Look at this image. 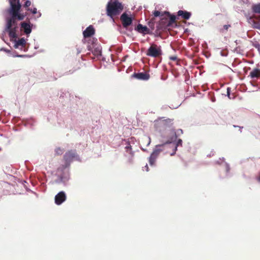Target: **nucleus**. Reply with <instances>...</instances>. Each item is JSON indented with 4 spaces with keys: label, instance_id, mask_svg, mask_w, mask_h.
I'll return each mask as SVG.
<instances>
[{
    "label": "nucleus",
    "instance_id": "1",
    "mask_svg": "<svg viewBox=\"0 0 260 260\" xmlns=\"http://www.w3.org/2000/svg\"><path fill=\"white\" fill-rule=\"evenodd\" d=\"M95 30L92 25H89L83 31V39L82 41L84 44L86 45V49L89 52L87 53V56L91 53L100 57L102 55V46L98 42V39L93 37L95 35Z\"/></svg>",
    "mask_w": 260,
    "mask_h": 260
},
{
    "label": "nucleus",
    "instance_id": "2",
    "mask_svg": "<svg viewBox=\"0 0 260 260\" xmlns=\"http://www.w3.org/2000/svg\"><path fill=\"white\" fill-rule=\"evenodd\" d=\"M71 101L70 107L68 110L71 114V120L76 124H80L86 119V114L82 109V106L80 99H75Z\"/></svg>",
    "mask_w": 260,
    "mask_h": 260
},
{
    "label": "nucleus",
    "instance_id": "3",
    "mask_svg": "<svg viewBox=\"0 0 260 260\" xmlns=\"http://www.w3.org/2000/svg\"><path fill=\"white\" fill-rule=\"evenodd\" d=\"M22 4H18L14 6H9L4 12L5 17L8 18L16 21H22L26 17V20L29 21L31 18H28L27 12H22Z\"/></svg>",
    "mask_w": 260,
    "mask_h": 260
},
{
    "label": "nucleus",
    "instance_id": "4",
    "mask_svg": "<svg viewBox=\"0 0 260 260\" xmlns=\"http://www.w3.org/2000/svg\"><path fill=\"white\" fill-rule=\"evenodd\" d=\"M5 26L3 32L1 39L5 42L3 37L4 34L8 33L10 38V40L12 41V39L18 38L20 36V23L15 20H12L8 18L5 17Z\"/></svg>",
    "mask_w": 260,
    "mask_h": 260
},
{
    "label": "nucleus",
    "instance_id": "5",
    "mask_svg": "<svg viewBox=\"0 0 260 260\" xmlns=\"http://www.w3.org/2000/svg\"><path fill=\"white\" fill-rule=\"evenodd\" d=\"M106 14L113 22L114 16L119 15L123 10V5L118 0H109L106 5Z\"/></svg>",
    "mask_w": 260,
    "mask_h": 260
},
{
    "label": "nucleus",
    "instance_id": "6",
    "mask_svg": "<svg viewBox=\"0 0 260 260\" xmlns=\"http://www.w3.org/2000/svg\"><path fill=\"white\" fill-rule=\"evenodd\" d=\"M59 174H56L57 178L54 180V183L57 184H62L63 186L69 185V181L70 180V169L65 168L60 166L58 169Z\"/></svg>",
    "mask_w": 260,
    "mask_h": 260
},
{
    "label": "nucleus",
    "instance_id": "7",
    "mask_svg": "<svg viewBox=\"0 0 260 260\" xmlns=\"http://www.w3.org/2000/svg\"><path fill=\"white\" fill-rule=\"evenodd\" d=\"M63 158L64 164L61 165L60 166L68 169H70L71 164L74 160H76L79 162L82 161L81 157L78 154L77 151L75 149H71L67 151L64 154Z\"/></svg>",
    "mask_w": 260,
    "mask_h": 260
},
{
    "label": "nucleus",
    "instance_id": "8",
    "mask_svg": "<svg viewBox=\"0 0 260 260\" xmlns=\"http://www.w3.org/2000/svg\"><path fill=\"white\" fill-rule=\"evenodd\" d=\"M121 19L122 21L123 28L125 29L128 31V32H125L122 30H121V33H123L128 37L131 36V34H132V31L133 30V28L132 26H132L133 24V16L132 15L127 14L126 12H124L121 15Z\"/></svg>",
    "mask_w": 260,
    "mask_h": 260
},
{
    "label": "nucleus",
    "instance_id": "9",
    "mask_svg": "<svg viewBox=\"0 0 260 260\" xmlns=\"http://www.w3.org/2000/svg\"><path fill=\"white\" fill-rule=\"evenodd\" d=\"M166 145L167 144H165V142H163L161 144L155 145V148L153 149L150 156L148 157V162L151 167L155 166L156 158L158 156L159 153L163 151V149L162 148Z\"/></svg>",
    "mask_w": 260,
    "mask_h": 260
},
{
    "label": "nucleus",
    "instance_id": "10",
    "mask_svg": "<svg viewBox=\"0 0 260 260\" xmlns=\"http://www.w3.org/2000/svg\"><path fill=\"white\" fill-rule=\"evenodd\" d=\"M162 54L161 46L155 44H151L146 52L147 56L154 58L161 56Z\"/></svg>",
    "mask_w": 260,
    "mask_h": 260
},
{
    "label": "nucleus",
    "instance_id": "11",
    "mask_svg": "<svg viewBox=\"0 0 260 260\" xmlns=\"http://www.w3.org/2000/svg\"><path fill=\"white\" fill-rule=\"evenodd\" d=\"M32 25V23L29 21L27 22L23 21L20 23V29L19 30L21 32L22 35H25L27 37H29L30 34L31 33V27L30 26Z\"/></svg>",
    "mask_w": 260,
    "mask_h": 260
},
{
    "label": "nucleus",
    "instance_id": "12",
    "mask_svg": "<svg viewBox=\"0 0 260 260\" xmlns=\"http://www.w3.org/2000/svg\"><path fill=\"white\" fill-rule=\"evenodd\" d=\"M134 30L137 32L142 35L143 36L146 35H152L153 34V32L146 25H143L140 23H139L136 26H135Z\"/></svg>",
    "mask_w": 260,
    "mask_h": 260
},
{
    "label": "nucleus",
    "instance_id": "13",
    "mask_svg": "<svg viewBox=\"0 0 260 260\" xmlns=\"http://www.w3.org/2000/svg\"><path fill=\"white\" fill-rule=\"evenodd\" d=\"M165 144L167 145L174 144L176 145L177 146H182L183 141L182 140L178 138L175 133L174 135H168L167 136V140L165 141Z\"/></svg>",
    "mask_w": 260,
    "mask_h": 260
},
{
    "label": "nucleus",
    "instance_id": "14",
    "mask_svg": "<svg viewBox=\"0 0 260 260\" xmlns=\"http://www.w3.org/2000/svg\"><path fill=\"white\" fill-rule=\"evenodd\" d=\"M215 164L224 166L225 169V178H229L232 176V174L230 173L231 167L230 164L225 161L224 157L219 158L218 160L215 161Z\"/></svg>",
    "mask_w": 260,
    "mask_h": 260
},
{
    "label": "nucleus",
    "instance_id": "15",
    "mask_svg": "<svg viewBox=\"0 0 260 260\" xmlns=\"http://www.w3.org/2000/svg\"><path fill=\"white\" fill-rule=\"evenodd\" d=\"M67 200V195L64 191H60L54 197V202L57 205H60Z\"/></svg>",
    "mask_w": 260,
    "mask_h": 260
},
{
    "label": "nucleus",
    "instance_id": "16",
    "mask_svg": "<svg viewBox=\"0 0 260 260\" xmlns=\"http://www.w3.org/2000/svg\"><path fill=\"white\" fill-rule=\"evenodd\" d=\"M132 78L137 79L139 80L147 81L150 78L149 73L142 72H134L131 76Z\"/></svg>",
    "mask_w": 260,
    "mask_h": 260
},
{
    "label": "nucleus",
    "instance_id": "17",
    "mask_svg": "<svg viewBox=\"0 0 260 260\" xmlns=\"http://www.w3.org/2000/svg\"><path fill=\"white\" fill-rule=\"evenodd\" d=\"M10 41L14 43V48L20 49V50H22V48L26 43V40L24 37L21 38L18 40L12 39V41Z\"/></svg>",
    "mask_w": 260,
    "mask_h": 260
},
{
    "label": "nucleus",
    "instance_id": "18",
    "mask_svg": "<svg viewBox=\"0 0 260 260\" xmlns=\"http://www.w3.org/2000/svg\"><path fill=\"white\" fill-rule=\"evenodd\" d=\"M35 122V120L32 117L29 118H23L21 120V123L23 125L31 129L34 128Z\"/></svg>",
    "mask_w": 260,
    "mask_h": 260
},
{
    "label": "nucleus",
    "instance_id": "19",
    "mask_svg": "<svg viewBox=\"0 0 260 260\" xmlns=\"http://www.w3.org/2000/svg\"><path fill=\"white\" fill-rule=\"evenodd\" d=\"M167 18L165 16L159 19V21L156 22V27L157 29H161L163 31L166 30V25Z\"/></svg>",
    "mask_w": 260,
    "mask_h": 260
},
{
    "label": "nucleus",
    "instance_id": "20",
    "mask_svg": "<svg viewBox=\"0 0 260 260\" xmlns=\"http://www.w3.org/2000/svg\"><path fill=\"white\" fill-rule=\"evenodd\" d=\"M178 16L181 17L182 18L188 20L190 19L192 15L191 12L187 11L184 10H180L177 12Z\"/></svg>",
    "mask_w": 260,
    "mask_h": 260
},
{
    "label": "nucleus",
    "instance_id": "21",
    "mask_svg": "<svg viewBox=\"0 0 260 260\" xmlns=\"http://www.w3.org/2000/svg\"><path fill=\"white\" fill-rule=\"evenodd\" d=\"M165 14H170V12L169 11H160L158 10H154L152 12V15L154 17H159V18H161L164 17Z\"/></svg>",
    "mask_w": 260,
    "mask_h": 260
},
{
    "label": "nucleus",
    "instance_id": "22",
    "mask_svg": "<svg viewBox=\"0 0 260 260\" xmlns=\"http://www.w3.org/2000/svg\"><path fill=\"white\" fill-rule=\"evenodd\" d=\"M251 9L253 14L260 15V3L253 4Z\"/></svg>",
    "mask_w": 260,
    "mask_h": 260
},
{
    "label": "nucleus",
    "instance_id": "23",
    "mask_svg": "<svg viewBox=\"0 0 260 260\" xmlns=\"http://www.w3.org/2000/svg\"><path fill=\"white\" fill-rule=\"evenodd\" d=\"M258 72H260V69L254 68L250 72L249 76L252 79L257 78L259 76Z\"/></svg>",
    "mask_w": 260,
    "mask_h": 260
},
{
    "label": "nucleus",
    "instance_id": "24",
    "mask_svg": "<svg viewBox=\"0 0 260 260\" xmlns=\"http://www.w3.org/2000/svg\"><path fill=\"white\" fill-rule=\"evenodd\" d=\"M174 133H175L177 137H179V136L183 134V131L181 128L178 129L176 131L174 128H172L170 131V133L169 135H174Z\"/></svg>",
    "mask_w": 260,
    "mask_h": 260
},
{
    "label": "nucleus",
    "instance_id": "25",
    "mask_svg": "<svg viewBox=\"0 0 260 260\" xmlns=\"http://www.w3.org/2000/svg\"><path fill=\"white\" fill-rule=\"evenodd\" d=\"M167 15L170 16L168 20L169 21H170L171 23H174L175 21L176 20L179 19V17L178 16V14H177V15H175L174 14H171L170 13V14H167Z\"/></svg>",
    "mask_w": 260,
    "mask_h": 260
},
{
    "label": "nucleus",
    "instance_id": "26",
    "mask_svg": "<svg viewBox=\"0 0 260 260\" xmlns=\"http://www.w3.org/2000/svg\"><path fill=\"white\" fill-rule=\"evenodd\" d=\"M250 43L252 46L256 48L260 54V44L258 41H257L255 39H253L250 41Z\"/></svg>",
    "mask_w": 260,
    "mask_h": 260
},
{
    "label": "nucleus",
    "instance_id": "27",
    "mask_svg": "<svg viewBox=\"0 0 260 260\" xmlns=\"http://www.w3.org/2000/svg\"><path fill=\"white\" fill-rule=\"evenodd\" d=\"M156 23L155 19H152L147 22V24L149 27V29L153 31L155 29V24Z\"/></svg>",
    "mask_w": 260,
    "mask_h": 260
},
{
    "label": "nucleus",
    "instance_id": "28",
    "mask_svg": "<svg viewBox=\"0 0 260 260\" xmlns=\"http://www.w3.org/2000/svg\"><path fill=\"white\" fill-rule=\"evenodd\" d=\"M231 27V24H225L223 26L222 28L219 29V31L222 34H225L227 32L228 29Z\"/></svg>",
    "mask_w": 260,
    "mask_h": 260
},
{
    "label": "nucleus",
    "instance_id": "29",
    "mask_svg": "<svg viewBox=\"0 0 260 260\" xmlns=\"http://www.w3.org/2000/svg\"><path fill=\"white\" fill-rule=\"evenodd\" d=\"M60 93L59 94V100L61 102H63L62 100L64 99V98H67L69 95H70V94L68 92H63L62 91H60Z\"/></svg>",
    "mask_w": 260,
    "mask_h": 260
},
{
    "label": "nucleus",
    "instance_id": "30",
    "mask_svg": "<svg viewBox=\"0 0 260 260\" xmlns=\"http://www.w3.org/2000/svg\"><path fill=\"white\" fill-rule=\"evenodd\" d=\"M123 141L125 142L126 144V146L125 147V149L126 151L128 152L131 150H132V146L131 145V142L129 141V140L128 139H124Z\"/></svg>",
    "mask_w": 260,
    "mask_h": 260
},
{
    "label": "nucleus",
    "instance_id": "31",
    "mask_svg": "<svg viewBox=\"0 0 260 260\" xmlns=\"http://www.w3.org/2000/svg\"><path fill=\"white\" fill-rule=\"evenodd\" d=\"M31 5V1L30 0H26L24 4H22V8L26 11L30 8Z\"/></svg>",
    "mask_w": 260,
    "mask_h": 260
},
{
    "label": "nucleus",
    "instance_id": "32",
    "mask_svg": "<svg viewBox=\"0 0 260 260\" xmlns=\"http://www.w3.org/2000/svg\"><path fill=\"white\" fill-rule=\"evenodd\" d=\"M9 6H14L15 5H18V4H22L21 0H8Z\"/></svg>",
    "mask_w": 260,
    "mask_h": 260
},
{
    "label": "nucleus",
    "instance_id": "33",
    "mask_svg": "<svg viewBox=\"0 0 260 260\" xmlns=\"http://www.w3.org/2000/svg\"><path fill=\"white\" fill-rule=\"evenodd\" d=\"M64 150L63 148H62L61 147H56L55 149V154L56 155H61L63 152H64Z\"/></svg>",
    "mask_w": 260,
    "mask_h": 260
},
{
    "label": "nucleus",
    "instance_id": "34",
    "mask_svg": "<svg viewBox=\"0 0 260 260\" xmlns=\"http://www.w3.org/2000/svg\"><path fill=\"white\" fill-rule=\"evenodd\" d=\"M162 31L163 30H162L161 29H157V28L156 27V29L154 32H153V34H152V35H154V36L156 38L160 37L161 33V31Z\"/></svg>",
    "mask_w": 260,
    "mask_h": 260
},
{
    "label": "nucleus",
    "instance_id": "35",
    "mask_svg": "<svg viewBox=\"0 0 260 260\" xmlns=\"http://www.w3.org/2000/svg\"><path fill=\"white\" fill-rule=\"evenodd\" d=\"M26 11L29 12L30 13H31L33 15L36 14L38 12L37 9L36 7L29 8Z\"/></svg>",
    "mask_w": 260,
    "mask_h": 260
},
{
    "label": "nucleus",
    "instance_id": "36",
    "mask_svg": "<svg viewBox=\"0 0 260 260\" xmlns=\"http://www.w3.org/2000/svg\"><path fill=\"white\" fill-rule=\"evenodd\" d=\"M231 88L230 87H227L226 88V95L228 96V98L229 99H234L235 98V96L231 97Z\"/></svg>",
    "mask_w": 260,
    "mask_h": 260
},
{
    "label": "nucleus",
    "instance_id": "37",
    "mask_svg": "<svg viewBox=\"0 0 260 260\" xmlns=\"http://www.w3.org/2000/svg\"><path fill=\"white\" fill-rule=\"evenodd\" d=\"M252 27L255 29L260 30V21L256 22L254 21H252Z\"/></svg>",
    "mask_w": 260,
    "mask_h": 260
},
{
    "label": "nucleus",
    "instance_id": "38",
    "mask_svg": "<svg viewBox=\"0 0 260 260\" xmlns=\"http://www.w3.org/2000/svg\"><path fill=\"white\" fill-rule=\"evenodd\" d=\"M19 55L20 54H19L15 50L11 51V53H10V56H11L13 57H19Z\"/></svg>",
    "mask_w": 260,
    "mask_h": 260
},
{
    "label": "nucleus",
    "instance_id": "39",
    "mask_svg": "<svg viewBox=\"0 0 260 260\" xmlns=\"http://www.w3.org/2000/svg\"><path fill=\"white\" fill-rule=\"evenodd\" d=\"M174 23H171V22L169 21L167 19V25H166V30H169L170 27H174Z\"/></svg>",
    "mask_w": 260,
    "mask_h": 260
},
{
    "label": "nucleus",
    "instance_id": "40",
    "mask_svg": "<svg viewBox=\"0 0 260 260\" xmlns=\"http://www.w3.org/2000/svg\"><path fill=\"white\" fill-rule=\"evenodd\" d=\"M0 51H4L8 54L11 53V51L7 48L2 47L0 48Z\"/></svg>",
    "mask_w": 260,
    "mask_h": 260
},
{
    "label": "nucleus",
    "instance_id": "41",
    "mask_svg": "<svg viewBox=\"0 0 260 260\" xmlns=\"http://www.w3.org/2000/svg\"><path fill=\"white\" fill-rule=\"evenodd\" d=\"M220 55L223 57H226L228 55V51H221L220 52Z\"/></svg>",
    "mask_w": 260,
    "mask_h": 260
},
{
    "label": "nucleus",
    "instance_id": "42",
    "mask_svg": "<svg viewBox=\"0 0 260 260\" xmlns=\"http://www.w3.org/2000/svg\"><path fill=\"white\" fill-rule=\"evenodd\" d=\"M33 56V55H28V54H20L19 57L20 58H30Z\"/></svg>",
    "mask_w": 260,
    "mask_h": 260
},
{
    "label": "nucleus",
    "instance_id": "43",
    "mask_svg": "<svg viewBox=\"0 0 260 260\" xmlns=\"http://www.w3.org/2000/svg\"><path fill=\"white\" fill-rule=\"evenodd\" d=\"M93 55L94 56V58L96 57L98 60H101L103 62L106 61V58L105 57L103 56L102 54L101 55V56L100 57H98L96 55Z\"/></svg>",
    "mask_w": 260,
    "mask_h": 260
},
{
    "label": "nucleus",
    "instance_id": "44",
    "mask_svg": "<svg viewBox=\"0 0 260 260\" xmlns=\"http://www.w3.org/2000/svg\"><path fill=\"white\" fill-rule=\"evenodd\" d=\"M165 123L167 125H168L169 123H171V124H172V119H170V118H168L166 120H165Z\"/></svg>",
    "mask_w": 260,
    "mask_h": 260
},
{
    "label": "nucleus",
    "instance_id": "45",
    "mask_svg": "<svg viewBox=\"0 0 260 260\" xmlns=\"http://www.w3.org/2000/svg\"><path fill=\"white\" fill-rule=\"evenodd\" d=\"M169 59L171 60H177L178 59V57L177 56H171L169 57Z\"/></svg>",
    "mask_w": 260,
    "mask_h": 260
},
{
    "label": "nucleus",
    "instance_id": "46",
    "mask_svg": "<svg viewBox=\"0 0 260 260\" xmlns=\"http://www.w3.org/2000/svg\"><path fill=\"white\" fill-rule=\"evenodd\" d=\"M36 14H37V16L35 18V20H36L38 18L41 17L42 16V13L39 11L37 12V13Z\"/></svg>",
    "mask_w": 260,
    "mask_h": 260
},
{
    "label": "nucleus",
    "instance_id": "47",
    "mask_svg": "<svg viewBox=\"0 0 260 260\" xmlns=\"http://www.w3.org/2000/svg\"><path fill=\"white\" fill-rule=\"evenodd\" d=\"M25 183H27V182H26V181H23V184L24 187H25V189H26L27 191H31V190L30 189H29L28 188H27V187L26 186V185H25Z\"/></svg>",
    "mask_w": 260,
    "mask_h": 260
},
{
    "label": "nucleus",
    "instance_id": "48",
    "mask_svg": "<svg viewBox=\"0 0 260 260\" xmlns=\"http://www.w3.org/2000/svg\"><path fill=\"white\" fill-rule=\"evenodd\" d=\"M133 158L134 157L129 156L128 158V161L129 164H133Z\"/></svg>",
    "mask_w": 260,
    "mask_h": 260
},
{
    "label": "nucleus",
    "instance_id": "49",
    "mask_svg": "<svg viewBox=\"0 0 260 260\" xmlns=\"http://www.w3.org/2000/svg\"><path fill=\"white\" fill-rule=\"evenodd\" d=\"M128 152H129V154L131 155L130 156H132V157H134V155H135V151H134L131 150Z\"/></svg>",
    "mask_w": 260,
    "mask_h": 260
},
{
    "label": "nucleus",
    "instance_id": "50",
    "mask_svg": "<svg viewBox=\"0 0 260 260\" xmlns=\"http://www.w3.org/2000/svg\"><path fill=\"white\" fill-rule=\"evenodd\" d=\"M144 168L147 172H148L149 171V169L147 164H146V165L144 167Z\"/></svg>",
    "mask_w": 260,
    "mask_h": 260
},
{
    "label": "nucleus",
    "instance_id": "51",
    "mask_svg": "<svg viewBox=\"0 0 260 260\" xmlns=\"http://www.w3.org/2000/svg\"><path fill=\"white\" fill-rule=\"evenodd\" d=\"M178 146H177V145H175V146H174V147L173 148V150L174 151L176 152V151L178 150Z\"/></svg>",
    "mask_w": 260,
    "mask_h": 260
},
{
    "label": "nucleus",
    "instance_id": "52",
    "mask_svg": "<svg viewBox=\"0 0 260 260\" xmlns=\"http://www.w3.org/2000/svg\"><path fill=\"white\" fill-rule=\"evenodd\" d=\"M256 179L258 182H260V172H259L258 176L256 178Z\"/></svg>",
    "mask_w": 260,
    "mask_h": 260
},
{
    "label": "nucleus",
    "instance_id": "53",
    "mask_svg": "<svg viewBox=\"0 0 260 260\" xmlns=\"http://www.w3.org/2000/svg\"><path fill=\"white\" fill-rule=\"evenodd\" d=\"M213 155H214V153H213L212 151H211L210 154H209L207 155V156L208 157H210L212 156Z\"/></svg>",
    "mask_w": 260,
    "mask_h": 260
},
{
    "label": "nucleus",
    "instance_id": "54",
    "mask_svg": "<svg viewBox=\"0 0 260 260\" xmlns=\"http://www.w3.org/2000/svg\"><path fill=\"white\" fill-rule=\"evenodd\" d=\"M30 27H31V31L33 29H35L36 28V25L33 23H32V25L30 26Z\"/></svg>",
    "mask_w": 260,
    "mask_h": 260
},
{
    "label": "nucleus",
    "instance_id": "55",
    "mask_svg": "<svg viewBox=\"0 0 260 260\" xmlns=\"http://www.w3.org/2000/svg\"><path fill=\"white\" fill-rule=\"evenodd\" d=\"M28 50V48H25V47H23L22 48V50H21L22 51H23L24 52H27Z\"/></svg>",
    "mask_w": 260,
    "mask_h": 260
},
{
    "label": "nucleus",
    "instance_id": "56",
    "mask_svg": "<svg viewBox=\"0 0 260 260\" xmlns=\"http://www.w3.org/2000/svg\"><path fill=\"white\" fill-rule=\"evenodd\" d=\"M189 31H190L189 29L187 28H184V33H187V32H189Z\"/></svg>",
    "mask_w": 260,
    "mask_h": 260
},
{
    "label": "nucleus",
    "instance_id": "57",
    "mask_svg": "<svg viewBox=\"0 0 260 260\" xmlns=\"http://www.w3.org/2000/svg\"><path fill=\"white\" fill-rule=\"evenodd\" d=\"M245 16L248 20L251 19V17L250 16H249L248 15H246V14L245 15Z\"/></svg>",
    "mask_w": 260,
    "mask_h": 260
},
{
    "label": "nucleus",
    "instance_id": "58",
    "mask_svg": "<svg viewBox=\"0 0 260 260\" xmlns=\"http://www.w3.org/2000/svg\"><path fill=\"white\" fill-rule=\"evenodd\" d=\"M250 84L252 86H253V87H256V85L253 81H250Z\"/></svg>",
    "mask_w": 260,
    "mask_h": 260
},
{
    "label": "nucleus",
    "instance_id": "59",
    "mask_svg": "<svg viewBox=\"0 0 260 260\" xmlns=\"http://www.w3.org/2000/svg\"><path fill=\"white\" fill-rule=\"evenodd\" d=\"M39 47V45L38 44H35V46H34V48L35 49H38Z\"/></svg>",
    "mask_w": 260,
    "mask_h": 260
},
{
    "label": "nucleus",
    "instance_id": "60",
    "mask_svg": "<svg viewBox=\"0 0 260 260\" xmlns=\"http://www.w3.org/2000/svg\"><path fill=\"white\" fill-rule=\"evenodd\" d=\"M77 51L78 54L81 52V49L79 48H77Z\"/></svg>",
    "mask_w": 260,
    "mask_h": 260
},
{
    "label": "nucleus",
    "instance_id": "61",
    "mask_svg": "<svg viewBox=\"0 0 260 260\" xmlns=\"http://www.w3.org/2000/svg\"><path fill=\"white\" fill-rule=\"evenodd\" d=\"M239 131L240 132V133H242V129L243 128V126H239Z\"/></svg>",
    "mask_w": 260,
    "mask_h": 260
},
{
    "label": "nucleus",
    "instance_id": "62",
    "mask_svg": "<svg viewBox=\"0 0 260 260\" xmlns=\"http://www.w3.org/2000/svg\"><path fill=\"white\" fill-rule=\"evenodd\" d=\"M176 152L173 150L172 152L170 153L171 156H174L176 154Z\"/></svg>",
    "mask_w": 260,
    "mask_h": 260
},
{
    "label": "nucleus",
    "instance_id": "63",
    "mask_svg": "<svg viewBox=\"0 0 260 260\" xmlns=\"http://www.w3.org/2000/svg\"><path fill=\"white\" fill-rule=\"evenodd\" d=\"M141 149L144 152H148L146 149L143 148V147H141Z\"/></svg>",
    "mask_w": 260,
    "mask_h": 260
},
{
    "label": "nucleus",
    "instance_id": "64",
    "mask_svg": "<svg viewBox=\"0 0 260 260\" xmlns=\"http://www.w3.org/2000/svg\"><path fill=\"white\" fill-rule=\"evenodd\" d=\"M149 138V142H148L147 144V146H149L151 143V139L150 137H148Z\"/></svg>",
    "mask_w": 260,
    "mask_h": 260
}]
</instances>
